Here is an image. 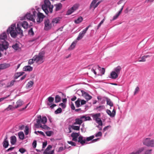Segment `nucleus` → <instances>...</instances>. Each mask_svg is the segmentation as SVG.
<instances>
[{
    "label": "nucleus",
    "mask_w": 154,
    "mask_h": 154,
    "mask_svg": "<svg viewBox=\"0 0 154 154\" xmlns=\"http://www.w3.org/2000/svg\"><path fill=\"white\" fill-rule=\"evenodd\" d=\"M120 14H119V13H116L115 15H114L113 17L112 20H116L118 17L119 16V15Z\"/></svg>",
    "instance_id": "5fc2aeb1"
},
{
    "label": "nucleus",
    "mask_w": 154,
    "mask_h": 154,
    "mask_svg": "<svg viewBox=\"0 0 154 154\" xmlns=\"http://www.w3.org/2000/svg\"><path fill=\"white\" fill-rule=\"evenodd\" d=\"M152 149H147L145 152L144 154H152Z\"/></svg>",
    "instance_id": "3c124183"
},
{
    "label": "nucleus",
    "mask_w": 154,
    "mask_h": 154,
    "mask_svg": "<svg viewBox=\"0 0 154 154\" xmlns=\"http://www.w3.org/2000/svg\"><path fill=\"white\" fill-rule=\"evenodd\" d=\"M98 1V0H93L90 5V8H93L94 9L95 8H94V6L95 5L96 3H97Z\"/></svg>",
    "instance_id": "c9c22d12"
},
{
    "label": "nucleus",
    "mask_w": 154,
    "mask_h": 154,
    "mask_svg": "<svg viewBox=\"0 0 154 154\" xmlns=\"http://www.w3.org/2000/svg\"><path fill=\"white\" fill-rule=\"evenodd\" d=\"M79 117V118L75 119V124L80 125L82 123L80 116Z\"/></svg>",
    "instance_id": "72a5a7b5"
},
{
    "label": "nucleus",
    "mask_w": 154,
    "mask_h": 154,
    "mask_svg": "<svg viewBox=\"0 0 154 154\" xmlns=\"http://www.w3.org/2000/svg\"><path fill=\"white\" fill-rule=\"evenodd\" d=\"M15 109V107L11 105H9L5 109V111H9L10 110H13L14 109Z\"/></svg>",
    "instance_id": "f704fd0d"
},
{
    "label": "nucleus",
    "mask_w": 154,
    "mask_h": 154,
    "mask_svg": "<svg viewBox=\"0 0 154 154\" xmlns=\"http://www.w3.org/2000/svg\"><path fill=\"white\" fill-rule=\"evenodd\" d=\"M85 138L83 137L82 136H79L78 137V142L80 143L82 145H83L85 143Z\"/></svg>",
    "instance_id": "2eb2a0df"
},
{
    "label": "nucleus",
    "mask_w": 154,
    "mask_h": 154,
    "mask_svg": "<svg viewBox=\"0 0 154 154\" xmlns=\"http://www.w3.org/2000/svg\"><path fill=\"white\" fill-rule=\"evenodd\" d=\"M61 98L60 97L59 95H57L55 97V102L56 103H57L60 102L61 100Z\"/></svg>",
    "instance_id": "ea45409f"
},
{
    "label": "nucleus",
    "mask_w": 154,
    "mask_h": 154,
    "mask_svg": "<svg viewBox=\"0 0 154 154\" xmlns=\"http://www.w3.org/2000/svg\"><path fill=\"white\" fill-rule=\"evenodd\" d=\"M10 66V64L8 63L0 64V69H3L8 68Z\"/></svg>",
    "instance_id": "dca6fc26"
},
{
    "label": "nucleus",
    "mask_w": 154,
    "mask_h": 154,
    "mask_svg": "<svg viewBox=\"0 0 154 154\" xmlns=\"http://www.w3.org/2000/svg\"><path fill=\"white\" fill-rule=\"evenodd\" d=\"M111 127V126L110 125L107 126L105 127L103 129V132H104L107 130L109 128Z\"/></svg>",
    "instance_id": "338daca9"
},
{
    "label": "nucleus",
    "mask_w": 154,
    "mask_h": 154,
    "mask_svg": "<svg viewBox=\"0 0 154 154\" xmlns=\"http://www.w3.org/2000/svg\"><path fill=\"white\" fill-rule=\"evenodd\" d=\"M94 137V135H92L89 137H87L86 138H85V140L87 141H89L93 139Z\"/></svg>",
    "instance_id": "de8ad7c7"
},
{
    "label": "nucleus",
    "mask_w": 154,
    "mask_h": 154,
    "mask_svg": "<svg viewBox=\"0 0 154 154\" xmlns=\"http://www.w3.org/2000/svg\"><path fill=\"white\" fill-rule=\"evenodd\" d=\"M9 43L5 40L0 41V51H6L8 48Z\"/></svg>",
    "instance_id": "423d86ee"
},
{
    "label": "nucleus",
    "mask_w": 154,
    "mask_h": 154,
    "mask_svg": "<svg viewBox=\"0 0 154 154\" xmlns=\"http://www.w3.org/2000/svg\"><path fill=\"white\" fill-rule=\"evenodd\" d=\"M54 6L55 7V10L56 11L60 10L62 8V5L60 3L55 5Z\"/></svg>",
    "instance_id": "393cba45"
},
{
    "label": "nucleus",
    "mask_w": 154,
    "mask_h": 154,
    "mask_svg": "<svg viewBox=\"0 0 154 154\" xmlns=\"http://www.w3.org/2000/svg\"><path fill=\"white\" fill-rule=\"evenodd\" d=\"M36 123L34 125L37 128H41L46 130H49L50 128L45 124L47 122V119L45 116L42 117L41 115L38 116L37 118L35 119Z\"/></svg>",
    "instance_id": "7ed1b4c3"
},
{
    "label": "nucleus",
    "mask_w": 154,
    "mask_h": 154,
    "mask_svg": "<svg viewBox=\"0 0 154 154\" xmlns=\"http://www.w3.org/2000/svg\"><path fill=\"white\" fill-rule=\"evenodd\" d=\"M7 35L6 33L5 32H3L0 35V40L2 41L5 40L7 39Z\"/></svg>",
    "instance_id": "412c9836"
},
{
    "label": "nucleus",
    "mask_w": 154,
    "mask_h": 154,
    "mask_svg": "<svg viewBox=\"0 0 154 154\" xmlns=\"http://www.w3.org/2000/svg\"><path fill=\"white\" fill-rule=\"evenodd\" d=\"M48 104L49 106L51 105L50 106V108H51V109L53 108L54 107L56 106V105L55 104H53L51 105V103H48Z\"/></svg>",
    "instance_id": "69168bd1"
},
{
    "label": "nucleus",
    "mask_w": 154,
    "mask_h": 154,
    "mask_svg": "<svg viewBox=\"0 0 154 154\" xmlns=\"http://www.w3.org/2000/svg\"><path fill=\"white\" fill-rule=\"evenodd\" d=\"M18 135L19 138L21 140H23L24 139V135L23 133L22 132H20L18 133Z\"/></svg>",
    "instance_id": "4c0bfd02"
},
{
    "label": "nucleus",
    "mask_w": 154,
    "mask_h": 154,
    "mask_svg": "<svg viewBox=\"0 0 154 154\" xmlns=\"http://www.w3.org/2000/svg\"><path fill=\"white\" fill-rule=\"evenodd\" d=\"M118 75L115 72L112 71L110 73L109 78L113 79H115L118 78Z\"/></svg>",
    "instance_id": "aec40b11"
},
{
    "label": "nucleus",
    "mask_w": 154,
    "mask_h": 154,
    "mask_svg": "<svg viewBox=\"0 0 154 154\" xmlns=\"http://www.w3.org/2000/svg\"><path fill=\"white\" fill-rule=\"evenodd\" d=\"M12 48L15 51L19 50L21 49L20 44L19 43H16L12 46Z\"/></svg>",
    "instance_id": "a211bd4d"
},
{
    "label": "nucleus",
    "mask_w": 154,
    "mask_h": 154,
    "mask_svg": "<svg viewBox=\"0 0 154 154\" xmlns=\"http://www.w3.org/2000/svg\"><path fill=\"white\" fill-rule=\"evenodd\" d=\"M150 56L149 55H144L138 59L139 62H144L146 61V59L147 57H149Z\"/></svg>",
    "instance_id": "b1692460"
},
{
    "label": "nucleus",
    "mask_w": 154,
    "mask_h": 154,
    "mask_svg": "<svg viewBox=\"0 0 154 154\" xmlns=\"http://www.w3.org/2000/svg\"><path fill=\"white\" fill-rule=\"evenodd\" d=\"M38 8L35 9H32L29 12H27L23 17H20L21 20L26 19L32 21L33 22H35V17L37 16L36 21L37 23H40L42 22L45 17V15L42 13L39 12V9Z\"/></svg>",
    "instance_id": "f257e3e1"
},
{
    "label": "nucleus",
    "mask_w": 154,
    "mask_h": 154,
    "mask_svg": "<svg viewBox=\"0 0 154 154\" xmlns=\"http://www.w3.org/2000/svg\"><path fill=\"white\" fill-rule=\"evenodd\" d=\"M44 56V53L43 52H40L38 55L34 56V59L36 63L40 62L41 63L43 62V60Z\"/></svg>",
    "instance_id": "0eeeda50"
},
{
    "label": "nucleus",
    "mask_w": 154,
    "mask_h": 154,
    "mask_svg": "<svg viewBox=\"0 0 154 154\" xmlns=\"http://www.w3.org/2000/svg\"><path fill=\"white\" fill-rule=\"evenodd\" d=\"M145 148L144 147H142L138 149L135 152L136 154H141L142 152L144 150Z\"/></svg>",
    "instance_id": "e433bc0d"
},
{
    "label": "nucleus",
    "mask_w": 154,
    "mask_h": 154,
    "mask_svg": "<svg viewBox=\"0 0 154 154\" xmlns=\"http://www.w3.org/2000/svg\"><path fill=\"white\" fill-rule=\"evenodd\" d=\"M105 97H102L101 96H98L97 97V98L99 100H103L104 102V101L105 100Z\"/></svg>",
    "instance_id": "052dcab7"
},
{
    "label": "nucleus",
    "mask_w": 154,
    "mask_h": 154,
    "mask_svg": "<svg viewBox=\"0 0 154 154\" xmlns=\"http://www.w3.org/2000/svg\"><path fill=\"white\" fill-rule=\"evenodd\" d=\"M143 145L151 147H154V140L150 138H146L143 140Z\"/></svg>",
    "instance_id": "39448f33"
},
{
    "label": "nucleus",
    "mask_w": 154,
    "mask_h": 154,
    "mask_svg": "<svg viewBox=\"0 0 154 154\" xmlns=\"http://www.w3.org/2000/svg\"><path fill=\"white\" fill-rule=\"evenodd\" d=\"M16 82L15 80H12L8 82L7 85V87L9 88L11 87L14 85V83Z\"/></svg>",
    "instance_id": "2f4dec72"
},
{
    "label": "nucleus",
    "mask_w": 154,
    "mask_h": 154,
    "mask_svg": "<svg viewBox=\"0 0 154 154\" xmlns=\"http://www.w3.org/2000/svg\"><path fill=\"white\" fill-rule=\"evenodd\" d=\"M100 113H96L94 114L92 117L94 120H95L96 122L100 125H102L103 123L101 119L99 118L100 116Z\"/></svg>",
    "instance_id": "6e6552de"
},
{
    "label": "nucleus",
    "mask_w": 154,
    "mask_h": 154,
    "mask_svg": "<svg viewBox=\"0 0 154 154\" xmlns=\"http://www.w3.org/2000/svg\"><path fill=\"white\" fill-rule=\"evenodd\" d=\"M48 100L49 102L50 103H51L53 102L54 100V98L53 97H50L48 98Z\"/></svg>",
    "instance_id": "864d4df0"
},
{
    "label": "nucleus",
    "mask_w": 154,
    "mask_h": 154,
    "mask_svg": "<svg viewBox=\"0 0 154 154\" xmlns=\"http://www.w3.org/2000/svg\"><path fill=\"white\" fill-rule=\"evenodd\" d=\"M82 96L84 97L88 101L92 98V96L85 91H82Z\"/></svg>",
    "instance_id": "f8f14e48"
},
{
    "label": "nucleus",
    "mask_w": 154,
    "mask_h": 154,
    "mask_svg": "<svg viewBox=\"0 0 154 154\" xmlns=\"http://www.w3.org/2000/svg\"><path fill=\"white\" fill-rule=\"evenodd\" d=\"M35 61L34 60V59L33 57L32 59L29 60L28 61V64L30 65L32 64Z\"/></svg>",
    "instance_id": "603ef678"
},
{
    "label": "nucleus",
    "mask_w": 154,
    "mask_h": 154,
    "mask_svg": "<svg viewBox=\"0 0 154 154\" xmlns=\"http://www.w3.org/2000/svg\"><path fill=\"white\" fill-rule=\"evenodd\" d=\"M34 83L32 81H29L26 85V87L27 88H31L33 85Z\"/></svg>",
    "instance_id": "58836bf2"
},
{
    "label": "nucleus",
    "mask_w": 154,
    "mask_h": 154,
    "mask_svg": "<svg viewBox=\"0 0 154 154\" xmlns=\"http://www.w3.org/2000/svg\"><path fill=\"white\" fill-rule=\"evenodd\" d=\"M23 103V102L20 100H18L16 102V105L15 106V108H17L21 106Z\"/></svg>",
    "instance_id": "5701e85b"
},
{
    "label": "nucleus",
    "mask_w": 154,
    "mask_h": 154,
    "mask_svg": "<svg viewBox=\"0 0 154 154\" xmlns=\"http://www.w3.org/2000/svg\"><path fill=\"white\" fill-rule=\"evenodd\" d=\"M7 33L10 34L11 36L14 38H15L18 34H20L21 36L23 35V31L21 29V26L19 24L17 23V27L15 23L12 24L7 30Z\"/></svg>",
    "instance_id": "f03ea898"
},
{
    "label": "nucleus",
    "mask_w": 154,
    "mask_h": 154,
    "mask_svg": "<svg viewBox=\"0 0 154 154\" xmlns=\"http://www.w3.org/2000/svg\"><path fill=\"white\" fill-rule=\"evenodd\" d=\"M37 145V142L36 140H34L32 143V147L34 148H36Z\"/></svg>",
    "instance_id": "6e6d98bb"
},
{
    "label": "nucleus",
    "mask_w": 154,
    "mask_h": 154,
    "mask_svg": "<svg viewBox=\"0 0 154 154\" xmlns=\"http://www.w3.org/2000/svg\"><path fill=\"white\" fill-rule=\"evenodd\" d=\"M71 136L72 138V140L76 142L78 137H79V133L73 132L71 134Z\"/></svg>",
    "instance_id": "4468645a"
},
{
    "label": "nucleus",
    "mask_w": 154,
    "mask_h": 154,
    "mask_svg": "<svg viewBox=\"0 0 154 154\" xmlns=\"http://www.w3.org/2000/svg\"><path fill=\"white\" fill-rule=\"evenodd\" d=\"M90 26V25H89L85 29H83L82 31L79 33L76 40H79L82 38Z\"/></svg>",
    "instance_id": "9b49d317"
},
{
    "label": "nucleus",
    "mask_w": 154,
    "mask_h": 154,
    "mask_svg": "<svg viewBox=\"0 0 154 154\" xmlns=\"http://www.w3.org/2000/svg\"><path fill=\"white\" fill-rule=\"evenodd\" d=\"M139 91V87H136L135 90V91H134V94H136L137 93V92Z\"/></svg>",
    "instance_id": "0e129e2a"
},
{
    "label": "nucleus",
    "mask_w": 154,
    "mask_h": 154,
    "mask_svg": "<svg viewBox=\"0 0 154 154\" xmlns=\"http://www.w3.org/2000/svg\"><path fill=\"white\" fill-rule=\"evenodd\" d=\"M16 142V138L15 136H12L11 137V143L12 145H14Z\"/></svg>",
    "instance_id": "cd10ccee"
},
{
    "label": "nucleus",
    "mask_w": 154,
    "mask_h": 154,
    "mask_svg": "<svg viewBox=\"0 0 154 154\" xmlns=\"http://www.w3.org/2000/svg\"><path fill=\"white\" fill-rule=\"evenodd\" d=\"M32 67L29 66H25L23 68V70L24 71H31L32 70Z\"/></svg>",
    "instance_id": "bb28decb"
},
{
    "label": "nucleus",
    "mask_w": 154,
    "mask_h": 154,
    "mask_svg": "<svg viewBox=\"0 0 154 154\" xmlns=\"http://www.w3.org/2000/svg\"><path fill=\"white\" fill-rule=\"evenodd\" d=\"M42 9L46 14L49 12L52 13L53 6L51 5L49 0H45L44 4L42 5Z\"/></svg>",
    "instance_id": "20e7f679"
},
{
    "label": "nucleus",
    "mask_w": 154,
    "mask_h": 154,
    "mask_svg": "<svg viewBox=\"0 0 154 154\" xmlns=\"http://www.w3.org/2000/svg\"><path fill=\"white\" fill-rule=\"evenodd\" d=\"M77 42V40H75L73 42L70 46L69 47V50L73 49L75 47Z\"/></svg>",
    "instance_id": "c756f323"
},
{
    "label": "nucleus",
    "mask_w": 154,
    "mask_h": 154,
    "mask_svg": "<svg viewBox=\"0 0 154 154\" xmlns=\"http://www.w3.org/2000/svg\"><path fill=\"white\" fill-rule=\"evenodd\" d=\"M106 112L107 114L111 117H114L116 114V111L114 109L112 110V112L109 109H107L106 110Z\"/></svg>",
    "instance_id": "f3484780"
},
{
    "label": "nucleus",
    "mask_w": 154,
    "mask_h": 154,
    "mask_svg": "<svg viewBox=\"0 0 154 154\" xmlns=\"http://www.w3.org/2000/svg\"><path fill=\"white\" fill-rule=\"evenodd\" d=\"M121 68L120 66H119L114 69V72H115L118 75L119 74Z\"/></svg>",
    "instance_id": "7c9ffc66"
},
{
    "label": "nucleus",
    "mask_w": 154,
    "mask_h": 154,
    "mask_svg": "<svg viewBox=\"0 0 154 154\" xmlns=\"http://www.w3.org/2000/svg\"><path fill=\"white\" fill-rule=\"evenodd\" d=\"M80 116L82 122L87 121H90L91 120V117L89 116H86L85 115H83Z\"/></svg>",
    "instance_id": "6ab92c4d"
},
{
    "label": "nucleus",
    "mask_w": 154,
    "mask_h": 154,
    "mask_svg": "<svg viewBox=\"0 0 154 154\" xmlns=\"http://www.w3.org/2000/svg\"><path fill=\"white\" fill-rule=\"evenodd\" d=\"M68 143L72 146H75L76 144L75 143L72 141H68Z\"/></svg>",
    "instance_id": "bf43d9fd"
},
{
    "label": "nucleus",
    "mask_w": 154,
    "mask_h": 154,
    "mask_svg": "<svg viewBox=\"0 0 154 154\" xmlns=\"http://www.w3.org/2000/svg\"><path fill=\"white\" fill-rule=\"evenodd\" d=\"M104 106L102 105L99 106L97 107L96 108V109L98 111H100L103 109H104Z\"/></svg>",
    "instance_id": "a19ab883"
},
{
    "label": "nucleus",
    "mask_w": 154,
    "mask_h": 154,
    "mask_svg": "<svg viewBox=\"0 0 154 154\" xmlns=\"http://www.w3.org/2000/svg\"><path fill=\"white\" fill-rule=\"evenodd\" d=\"M54 153V150H52L51 151H48L47 150H45L43 152V154H53Z\"/></svg>",
    "instance_id": "37998d69"
},
{
    "label": "nucleus",
    "mask_w": 154,
    "mask_h": 154,
    "mask_svg": "<svg viewBox=\"0 0 154 154\" xmlns=\"http://www.w3.org/2000/svg\"><path fill=\"white\" fill-rule=\"evenodd\" d=\"M81 104V105H84L86 103V101L84 100H80Z\"/></svg>",
    "instance_id": "774afa93"
},
{
    "label": "nucleus",
    "mask_w": 154,
    "mask_h": 154,
    "mask_svg": "<svg viewBox=\"0 0 154 154\" xmlns=\"http://www.w3.org/2000/svg\"><path fill=\"white\" fill-rule=\"evenodd\" d=\"M26 151V150L23 148H20L19 149V151L22 153H24Z\"/></svg>",
    "instance_id": "680f3d73"
},
{
    "label": "nucleus",
    "mask_w": 154,
    "mask_h": 154,
    "mask_svg": "<svg viewBox=\"0 0 154 154\" xmlns=\"http://www.w3.org/2000/svg\"><path fill=\"white\" fill-rule=\"evenodd\" d=\"M3 147L6 148L8 147L9 145L8 141L7 140V137L6 136L5 137L4 140L3 142Z\"/></svg>",
    "instance_id": "4be33fe9"
},
{
    "label": "nucleus",
    "mask_w": 154,
    "mask_h": 154,
    "mask_svg": "<svg viewBox=\"0 0 154 154\" xmlns=\"http://www.w3.org/2000/svg\"><path fill=\"white\" fill-rule=\"evenodd\" d=\"M94 137H101L102 136V133L101 131H99L94 134Z\"/></svg>",
    "instance_id": "c03bdc74"
},
{
    "label": "nucleus",
    "mask_w": 154,
    "mask_h": 154,
    "mask_svg": "<svg viewBox=\"0 0 154 154\" xmlns=\"http://www.w3.org/2000/svg\"><path fill=\"white\" fill-rule=\"evenodd\" d=\"M52 132L51 131H48L45 132L46 134L48 136H50L52 134Z\"/></svg>",
    "instance_id": "4d7b16f0"
},
{
    "label": "nucleus",
    "mask_w": 154,
    "mask_h": 154,
    "mask_svg": "<svg viewBox=\"0 0 154 154\" xmlns=\"http://www.w3.org/2000/svg\"><path fill=\"white\" fill-rule=\"evenodd\" d=\"M18 23L21 26H22L25 29H27L29 26L28 23L25 21H23L22 22L20 21Z\"/></svg>",
    "instance_id": "ddd939ff"
},
{
    "label": "nucleus",
    "mask_w": 154,
    "mask_h": 154,
    "mask_svg": "<svg viewBox=\"0 0 154 154\" xmlns=\"http://www.w3.org/2000/svg\"><path fill=\"white\" fill-rule=\"evenodd\" d=\"M105 99L106 100L107 102V104L110 106V107H112L113 103L109 98L107 97H105Z\"/></svg>",
    "instance_id": "a878e982"
},
{
    "label": "nucleus",
    "mask_w": 154,
    "mask_h": 154,
    "mask_svg": "<svg viewBox=\"0 0 154 154\" xmlns=\"http://www.w3.org/2000/svg\"><path fill=\"white\" fill-rule=\"evenodd\" d=\"M105 20L104 19H103L100 22V23L98 24L97 26V29H98L101 26V24L103 23Z\"/></svg>",
    "instance_id": "13d9d810"
},
{
    "label": "nucleus",
    "mask_w": 154,
    "mask_h": 154,
    "mask_svg": "<svg viewBox=\"0 0 154 154\" xmlns=\"http://www.w3.org/2000/svg\"><path fill=\"white\" fill-rule=\"evenodd\" d=\"M83 20V19L82 17H79L76 20H75V23L76 24H79Z\"/></svg>",
    "instance_id": "473e14b6"
},
{
    "label": "nucleus",
    "mask_w": 154,
    "mask_h": 154,
    "mask_svg": "<svg viewBox=\"0 0 154 154\" xmlns=\"http://www.w3.org/2000/svg\"><path fill=\"white\" fill-rule=\"evenodd\" d=\"M79 6V4H76L74 5L72 8L68 10L66 12V15L71 14L72 13L77 9Z\"/></svg>",
    "instance_id": "9d476101"
},
{
    "label": "nucleus",
    "mask_w": 154,
    "mask_h": 154,
    "mask_svg": "<svg viewBox=\"0 0 154 154\" xmlns=\"http://www.w3.org/2000/svg\"><path fill=\"white\" fill-rule=\"evenodd\" d=\"M29 129L28 127L27 126H26L25 128V130H24V132L25 133V134L26 135H27L29 134Z\"/></svg>",
    "instance_id": "8fccbe9b"
},
{
    "label": "nucleus",
    "mask_w": 154,
    "mask_h": 154,
    "mask_svg": "<svg viewBox=\"0 0 154 154\" xmlns=\"http://www.w3.org/2000/svg\"><path fill=\"white\" fill-rule=\"evenodd\" d=\"M62 111L61 108L59 107L55 111L54 113L55 114H58L60 113Z\"/></svg>",
    "instance_id": "09e8293b"
},
{
    "label": "nucleus",
    "mask_w": 154,
    "mask_h": 154,
    "mask_svg": "<svg viewBox=\"0 0 154 154\" xmlns=\"http://www.w3.org/2000/svg\"><path fill=\"white\" fill-rule=\"evenodd\" d=\"M80 99L79 98L75 102V104L77 107H79L80 106Z\"/></svg>",
    "instance_id": "79ce46f5"
},
{
    "label": "nucleus",
    "mask_w": 154,
    "mask_h": 154,
    "mask_svg": "<svg viewBox=\"0 0 154 154\" xmlns=\"http://www.w3.org/2000/svg\"><path fill=\"white\" fill-rule=\"evenodd\" d=\"M71 128L72 129L76 130H79L80 128V127L78 126H75V125H72Z\"/></svg>",
    "instance_id": "49530a36"
},
{
    "label": "nucleus",
    "mask_w": 154,
    "mask_h": 154,
    "mask_svg": "<svg viewBox=\"0 0 154 154\" xmlns=\"http://www.w3.org/2000/svg\"><path fill=\"white\" fill-rule=\"evenodd\" d=\"M34 34V32L33 31L32 28H30V29L29 30L28 34L31 36H33Z\"/></svg>",
    "instance_id": "a18cd8bd"
},
{
    "label": "nucleus",
    "mask_w": 154,
    "mask_h": 154,
    "mask_svg": "<svg viewBox=\"0 0 154 154\" xmlns=\"http://www.w3.org/2000/svg\"><path fill=\"white\" fill-rule=\"evenodd\" d=\"M10 96V95H8L6 97H3L0 98V102H2L5 99L7 98L8 97Z\"/></svg>",
    "instance_id": "e2e57ef3"
},
{
    "label": "nucleus",
    "mask_w": 154,
    "mask_h": 154,
    "mask_svg": "<svg viewBox=\"0 0 154 154\" xmlns=\"http://www.w3.org/2000/svg\"><path fill=\"white\" fill-rule=\"evenodd\" d=\"M45 26L44 29L46 31L48 30L52 27V24L51 22L48 19L45 20L44 22Z\"/></svg>",
    "instance_id": "1a4fd4ad"
},
{
    "label": "nucleus",
    "mask_w": 154,
    "mask_h": 154,
    "mask_svg": "<svg viewBox=\"0 0 154 154\" xmlns=\"http://www.w3.org/2000/svg\"><path fill=\"white\" fill-rule=\"evenodd\" d=\"M61 18L60 17H56L54 18L52 20V23L54 24H56L58 23L59 21L60 20Z\"/></svg>",
    "instance_id": "c85d7f7f"
}]
</instances>
